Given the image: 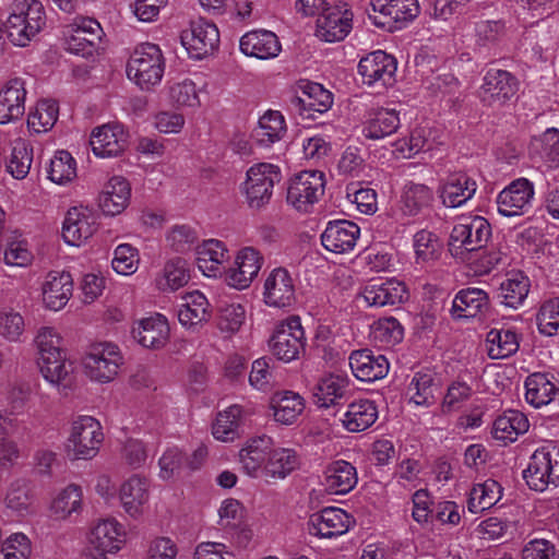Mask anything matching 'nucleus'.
I'll return each mask as SVG.
<instances>
[{"label":"nucleus","mask_w":559,"mask_h":559,"mask_svg":"<svg viewBox=\"0 0 559 559\" xmlns=\"http://www.w3.org/2000/svg\"><path fill=\"white\" fill-rule=\"evenodd\" d=\"M419 14L418 0H371L368 16L380 28L393 32Z\"/></svg>","instance_id":"nucleus-12"},{"label":"nucleus","mask_w":559,"mask_h":559,"mask_svg":"<svg viewBox=\"0 0 559 559\" xmlns=\"http://www.w3.org/2000/svg\"><path fill=\"white\" fill-rule=\"evenodd\" d=\"M3 23L8 41L14 47L25 48L46 27V11L40 0H12Z\"/></svg>","instance_id":"nucleus-1"},{"label":"nucleus","mask_w":559,"mask_h":559,"mask_svg":"<svg viewBox=\"0 0 559 559\" xmlns=\"http://www.w3.org/2000/svg\"><path fill=\"white\" fill-rule=\"evenodd\" d=\"M556 394L555 384L540 372L526 378V402L538 408L549 404Z\"/></svg>","instance_id":"nucleus-62"},{"label":"nucleus","mask_w":559,"mask_h":559,"mask_svg":"<svg viewBox=\"0 0 559 559\" xmlns=\"http://www.w3.org/2000/svg\"><path fill=\"white\" fill-rule=\"evenodd\" d=\"M59 118V105L50 98L37 100L29 107L26 116V128L29 134L38 135L52 130Z\"/></svg>","instance_id":"nucleus-48"},{"label":"nucleus","mask_w":559,"mask_h":559,"mask_svg":"<svg viewBox=\"0 0 559 559\" xmlns=\"http://www.w3.org/2000/svg\"><path fill=\"white\" fill-rule=\"evenodd\" d=\"M413 250L416 263H427L438 258L441 243L436 234L421 229L413 236Z\"/></svg>","instance_id":"nucleus-64"},{"label":"nucleus","mask_w":559,"mask_h":559,"mask_svg":"<svg viewBox=\"0 0 559 559\" xmlns=\"http://www.w3.org/2000/svg\"><path fill=\"white\" fill-rule=\"evenodd\" d=\"M33 163V146L22 138L15 139L11 144V152L7 159L5 169L16 180H23L29 174Z\"/></svg>","instance_id":"nucleus-52"},{"label":"nucleus","mask_w":559,"mask_h":559,"mask_svg":"<svg viewBox=\"0 0 559 559\" xmlns=\"http://www.w3.org/2000/svg\"><path fill=\"white\" fill-rule=\"evenodd\" d=\"M524 415L516 411H508L499 416L492 424V438L501 445L518 440L522 432Z\"/></svg>","instance_id":"nucleus-58"},{"label":"nucleus","mask_w":559,"mask_h":559,"mask_svg":"<svg viewBox=\"0 0 559 559\" xmlns=\"http://www.w3.org/2000/svg\"><path fill=\"white\" fill-rule=\"evenodd\" d=\"M354 525L355 519L347 511L326 507L309 516L307 530L320 539H332L345 535Z\"/></svg>","instance_id":"nucleus-21"},{"label":"nucleus","mask_w":559,"mask_h":559,"mask_svg":"<svg viewBox=\"0 0 559 559\" xmlns=\"http://www.w3.org/2000/svg\"><path fill=\"white\" fill-rule=\"evenodd\" d=\"M379 418V407L376 401L359 397L347 404L340 416L342 428L350 433H359L372 427Z\"/></svg>","instance_id":"nucleus-27"},{"label":"nucleus","mask_w":559,"mask_h":559,"mask_svg":"<svg viewBox=\"0 0 559 559\" xmlns=\"http://www.w3.org/2000/svg\"><path fill=\"white\" fill-rule=\"evenodd\" d=\"M476 190V181L463 171L450 174L438 187L442 204L451 209L466 204L475 195Z\"/></svg>","instance_id":"nucleus-31"},{"label":"nucleus","mask_w":559,"mask_h":559,"mask_svg":"<svg viewBox=\"0 0 559 559\" xmlns=\"http://www.w3.org/2000/svg\"><path fill=\"white\" fill-rule=\"evenodd\" d=\"M2 261L8 267H31L35 261V254L28 239L22 235L12 236L4 246Z\"/></svg>","instance_id":"nucleus-53"},{"label":"nucleus","mask_w":559,"mask_h":559,"mask_svg":"<svg viewBox=\"0 0 559 559\" xmlns=\"http://www.w3.org/2000/svg\"><path fill=\"white\" fill-rule=\"evenodd\" d=\"M33 345L37 359L41 360L68 352L63 345V336L60 330L52 325H43L37 329Z\"/></svg>","instance_id":"nucleus-56"},{"label":"nucleus","mask_w":559,"mask_h":559,"mask_svg":"<svg viewBox=\"0 0 559 559\" xmlns=\"http://www.w3.org/2000/svg\"><path fill=\"white\" fill-rule=\"evenodd\" d=\"M247 321V307L241 302H226L218 308L216 328L221 335L226 338H230L241 332Z\"/></svg>","instance_id":"nucleus-49"},{"label":"nucleus","mask_w":559,"mask_h":559,"mask_svg":"<svg viewBox=\"0 0 559 559\" xmlns=\"http://www.w3.org/2000/svg\"><path fill=\"white\" fill-rule=\"evenodd\" d=\"M180 41L190 58L200 60L218 49L219 31L213 22L199 19L181 32Z\"/></svg>","instance_id":"nucleus-17"},{"label":"nucleus","mask_w":559,"mask_h":559,"mask_svg":"<svg viewBox=\"0 0 559 559\" xmlns=\"http://www.w3.org/2000/svg\"><path fill=\"white\" fill-rule=\"evenodd\" d=\"M150 500L151 485L147 477L132 474L119 485L118 501L131 520L139 521L147 514Z\"/></svg>","instance_id":"nucleus-19"},{"label":"nucleus","mask_w":559,"mask_h":559,"mask_svg":"<svg viewBox=\"0 0 559 559\" xmlns=\"http://www.w3.org/2000/svg\"><path fill=\"white\" fill-rule=\"evenodd\" d=\"M350 379L345 373L330 372L323 374L312 391L313 403L319 408L328 409L345 397Z\"/></svg>","instance_id":"nucleus-44"},{"label":"nucleus","mask_w":559,"mask_h":559,"mask_svg":"<svg viewBox=\"0 0 559 559\" xmlns=\"http://www.w3.org/2000/svg\"><path fill=\"white\" fill-rule=\"evenodd\" d=\"M489 308L488 294L477 287L463 288L452 300L451 316L454 320L475 319L484 316Z\"/></svg>","instance_id":"nucleus-39"},{"label":"nucleus","mask_w":559,"mask_h":559,"mask_svg":"<svg viewBox=\"0 0 559 559\" xmlns=\"http://www.w3.org/2000/svg\"><path fill=\"white\" fill-rule=\"evenodd\" d=\"M36 364L45 382L58 392H66L75 384L78 374L76 364L68 352L36 360Z\"/></svg>","instance_id":"nucleus-24"},{"label":"nucleus","mask_w":559,"mask_h":559,"mask_svg":"<svg viewBox=\"0 0 559 559\" xmlns=\"http://www.w3.org/2000/svg\"><path fill=\"white\" fill-rule=\"evenodd\" d=\"M305 397L293 390L275 392L269 401V411L272 419L280 426L296 424L306 409Z\"/></svg>","instance_id":"nucleus-30"},{"label":"nucleus","mask_w":559,"mask_h":559,"mask_svg":"<svg viewBox=\"0 0 559 559\" xmlns=\"http://www.w3.org/2000/svg\"><path fill=\"white\" fill-rule=\"evenodd\" d=\"M298 464V455L294 449L281 447L273 441L260 478L283 480L297 468Z\"/></svg>","instance_id":"nucleus-47"},{"label":"nucleus","mask_w":559,"mask_h":559,"mask_svg":"<svg viewBox=\"0 0 559 559\" xmlns=\"http://www.w3.org/2000/svg\"><path fill=\"white\" fill-rule=\"evenodd\" d=\"M281 168L272 163H257L246 171L240 192L250 209L260 210L272 199L274 187L281 181Z\"/></svg>","instance_id":"nucleus-9"},{"label":"nucleus","mask_w":559,"mask_h":559,"mask_svg":"<svg viewBox=\"0 0 559 559\" xmlns=\"http://www.w3.org/2000/svg\"><path fill=\"white\" fill-rule=\"evenodd\" d=\"M296 278L285 267L272 269L262 285V301L273 309L292 308L297 300Z\"/></svg>","instance_id":"nucleus-15"},{"label":"nucleus","mask_w":559,"mask_h":559,"mask_svg":"<svg viewBox=\"0 0 559 559\" xmlns=\"http://www.w3.org/2000/svg\"><path fill=\"white\" fill-rule=\"evenodd\" d=\"M264 265L262 252L253 246H243L235 251L226 267L223 281L227 287L242 292L253 284Z\"/></svg>","instance_id":"nucleus-10"},{"label":"nucleus","mask_w":559,"mask_h":559,"mask_svg":"<svg viewBox=\"0 0 559 559\" xmlns=\"http://www.w3.org/2000/svg\"><path fill=\"white\" fill-rule=\"evenodd\" d=\"M491 236L490 224L481 216H464L453 226L449 251L457 261H467L471 254L483 249Z\"/></svg>","instance_id":"nucleus-7"},{"label":"nucleus","mask_w":559,"mask_h":559,"mask_svg":"<svg viewBox=\"0 0 559 559\" xmlns=\"http://www.w3.org/2000/svg\"><path fill=\"white\" fill-rule=\"evenodd\" d=\"M105 32L100 23L90 16H75L62 29V46L71 55L85 59L103 49Z\"/></svg>","instance_id":"nucleus-6"},{"label":"nucleus","mask_w":559,"mask_h":559,"mask_svg":"<svg viewBox=\"0 0 559 559\" xmlns=\"http://www.w3.org/2000/svg\"><path fill=\"white\" fill-rule=\"evenodd\" d=\"M435 146L432 131L426 127H416L407 136L394 143V151L404 158H411L419 153L431 152Z\"/></svg>","instance_id":"nucleus-51"},{"label":"nucleus","mask_w":559,"mask_h":559,"mask_svg":"<svg viewBox=\"0 0 559 559\" xmlns=\"http://www.w3.org/2000/svg\"><path fill=\"white\" fill-rule=\"evenodd\" d=\"M370 337L378 346L389 348L403 340L404 329L393 317L380 318L371 324Z\"/></svg>","instance_id":"nucleus-60"},{"label":"nucleus","mask_w":559,"mask_h":559,"mask_svg":"<svg viewBox=\"0 0 559 559\" xmlns=\"http://www.w3.org/2000/svg\"><path fill=\"white\" fill-rule=\"evenodd\" d=\"M357 483L356 467L347 461L336 460L325 467L321 485L329 495H346Z\"/></svg>","instance_id":"nucleus-42"},{"label":"nucleus","mask_w":559,"mask_h":559,"mask_svg":"<svg viewBox=\"0 0 559 559\" xmlns=\"http://www.w3.org/2000/svg\"><path fill=\"white\" fill-rule=\"evenodd\" d=\"M96 212L85 205L70 207L62 222L61 236L66 245L80 248L95 235L98 229Z\"/></svg>","instance_id":"nucleus-18"},{"label":"nucleus","mask_w":559,"mask_h":559,"mask_svg":"<svg viewBox=\"0 0 559 559\" xmlns=\"http://www.w3.org/2000/svg\"><path fill=\"white\" fill-rule=\"evenodd\" d=\"M126 73L142 91L158 85L165 73V58L160 48L151 43L136 46L128 59Z\"/></svg>","instance_id":"nucleus-5"},{"label":"nucleus","mask_w":559,"mask_h":559,"mask_svg":"<svg viewBox=\"0 0 559 559\" xmlns=\"http://www.w3.org/2000/svg\"><path fill=\"white\" fill-rule=\"evenodd\" d=\"M348 364L353 376L361 382H374L383 379L390 369L385 356L370 349H357L350 353Z\"/></svg>","instance_id":"nucleus-34"},{"label":"nucleus","mask_w":559,"mask_h":559,"mask_svg":"<svg viewBox=\"0 0 559 559\" xmlns=\"http://www.w3.org/2000/svg\"><path fill=\"white\" fill-rule=\"evenodd\" d=\"M141 262L140 251L130 243H119L112 250L110 266L120 276H131L136 273Z\"/></svg>","instance_id":"nucleus-63"},{"label":"nucleus","mask_w":559,"mask_h":559,"mask_svg":"<svg viewBox=\"0 0 559 559\" xmlns=\"http://www.w3.org/2000/svg\"><path fill=\"white\" fill-rule=\"evenodd\" d=\"M90 146L97 158L121 156L129 146V132L117 121L100 124L91 131Z\"/></svg>","instance_id":"nucleus-20"},{"label":"nucleus","mask_w":559,"mask_h":559,"mask_svg":"<svg viewBox=\"0 0 559 559\" xmlns=\"http://www.w3.org/2000/svg\"><path fill=\"white\" fill-rule=\"evenodd\" d=\"M130 334L140 347L160 350L170 341V323L165 314L151 312L132 322Z\"/></svg>","instance_id":"nucleus-14"},{"label":"nucleus","mask_w":559,"mask_h":559,"mask_svg":"<svg viewBox=\"0 0 559 559\" xmlns=\"http://www.w3.org/2000/svg\"><path fill=\"white\" fill-rule=\"evenodd\" d=\"M353 16L347 3L329 8L317 20L316 36L326 43L343 40L352 31Z\"/></svg>","instance_id":"nucleus-25"},{"label":"nucleus","mask_w":559,"mask_h":559,"mask_svg":"<svg viewBox=\"0 0 559 559\" xmlns=\"http://www.w3.org/2000/svg\"><path fill=\"white\" fill-rule=\"evenodd\" d=\"M202 92L203 88L190 78L170 80L164 88L168 104L183 109H198L201 107Z\"/></svg>","instance_id":"nucleus-46"},{"label":"nucleus","mask_w":559,"mask_h":559,"mask_svg":"<svg viewBox=\"0 0 559 559\" xmlns=\"http://www.w3.org/2000/svg\"><path fill=\"white\" fill-rule=\"evenodd\" d=\"M298 88L300 94L295 99V106L304 118H314V114H323L331 108L332 95L321 84L301 82Z\"/></svg>","instance_id":"nucleus-41"},{"label":"nucleus","mask_w":559,"mask_h":559,"mask_svg":"<svg viewBox=\"0 0 559 559\" xmlns=\"http://www.w3.org/2000/svg\"><path fill=\"white\" fill-rule=\"evenodd\" d=\"M396 70L395 58L382 50L368 53L358 63V73L362 83L368 86H392L395 83Z\"/></svg>","instance_id":"nucleus-23"},{"label":"nucleus","mask_w":559,"mask_h":559,"mask_svg":"<svg viewBox=\"0 0 559 559\" xmlns=\"http://www.w3.org/2000/svg\"><path fill=\"white\" fill-rule=\"evenodd\" d=\"M307 347L306 331L299 316L290 314L277 321L267 340L271 356L282 362H294L304 355Z\"/></svg>","instance_id":"nucleus-3"},{"label":"nucleus","mask_w":559,"mask_h":559,"mask_svg":"<svg viewBox=\"0 0 559 559\" xmlns=\"http://www.w3.org/2000/svg\"><path fill=\"white\" fill-rule=\"evenodd\" d=\"M105 439L103 426L98 419L80 415L70 423L63 448L72 460L90 461L97 456Z\"/></svg>","instance_id":"nucleus-4"},{"label":"nucleus","mask_w":559,"mask_h":559,"mask_svg":"<svg viewBox=\"0 0 559 559\" xmlns=\"http://www.w3.org/2000/svg\"><path fill=\"white\" fill-rule=\"evenodd\" d=\"M76 175L78 163L72 154L66 150L56 151L47 167L48 179L58 186H67L74 181Z\"/></svg>","instance_id":"nucleus-55"},{"label":"nucleus","mask_w":559,"mask_h":559,"mask_svg":"<svg viewBox=\"0 0 559 559\" xmlns=\"http://www.w3.org/2000/svg\"><path fill=\"white\" fill-rule=\"evenodd\" d=\"M433 200L432 189L425 183L407 181L402 188L400 209L406 216H416Z\"/></svg>","instance_id":"nucleus-50"},{"label":"nucleus","mask_w":559,"mask_h":559,"mask_svg":"<svg viewBox=\"0 0 559 559\" xmlns=\"http://www.w3.org/2000/svg\"><path fill=\"white\" fill-rule=\"evenodd\" d=\"M515 93V82L512 75L504 70H488L483 79L479 96L484 103L493 105L503 103Z\"/></svg>","instance_id":"nucleus-45"},{"label":"nucleus","mask_w":559,"mask_h":559,"mask_svg":"<svg viewBox=\"0 0 559 559\" xmlns=\"http://www.w3.org/2000/svg\"><path fill=\"white\" fill-rule=\"evenodd\" d=\"M287 131L286 120L278 110H266L258 122L257 139L263 146L281 141Z\"/></svg>","instance_id":"nucleus-54"},{"label":"nucleus","mask_w":559,"mask_h":559,"mask_svg":"<svg viewBox=\"0 0 559 559\" xmlns=\"http://www.w3.org/2000/svg\"><path fill=\"white\" fill-rule=\"evenodd\" d=\"M559 480V460L550 452L536 450L526 466V485L535 491H544L549 483Z\"/></svg>","instance_id":"nucleus-32"},{"label":"nucleus","mask_w":559,"mask_h":559,"mask_svg":"<svg viewBox=\"0 0 559 559\" xmlns=\"http://www.w3.org/2000/svg\"><path fill=\"white\" fill-rule=\"evenodd\" d=\"M242 405L233 404L219 411L211 425L213 438L223 443H233L240 438V428L246 419Z\"/></svg>","instance_id":"nucleus-40"},{"label":"nucleus","mask_w":559,"mask_h":559,"mask_svg":"<svg viewBox=\"0 0 559 559\" xmlns=\"http://www.w3.org/2000/svg\"><path fill=\"white\" fill-rule=\"evenodd\" d=\"M129 542L130 533L120 520L110 515L98 518L88 527L80 559H109L123 551Z\"/></svg>","instance_id":"nucleus-2"},{"label":"nucleus","mask_w":559,"mask_h":559,"mask_svg":"<svg viewBox=\"0 0 559 559\" xmlns=\"http://www.w3.org/2000/svg\"><path fill=\"white\" fill-rule=\"evenodd\" d=\"M130 199L129 181L121 176H114L104 186L98 197V206L105 216H116L128 207Z\"/></svg>","instance_id":"nucleus-43"},{"label":"nucleus","mask_w":559,"mask_h":559,"mask_svg":"<svg viewBox=\"0 0 559 559\" xmlns=\"http://www.w3.org/2000/svg\"><path fill=\"white\" fill-rule=\"evenodd\" d=\"M274 439L266 435L246 440L238 452L241 471L249 477L260 478Z\"/></svg>","instance_id":"nucleus-29"},{"label":"nucleus","mask_w":559,"mask_h":559,"mask_svg":"<svg viewBox=\"0 0 559 559\" xmlns=\"http://www.w3.org/2000/svg\"><path fill=\"white\" fill-rule=\"evenodd\" d=\"M74 281L64 270L49 271L39 285V302L44 310L59 312L73 297Z\"/></svg>","instance_id":"nucleus-16"},{"label":"nucleus","mask_w":559,"mask_h":559,"mask_svg":"<svg viewBox=\"0 0 559 559\" xmlns=\"http://www.w3.org/2000/svg\"><path fill=\"white\" fill-rule=\"evenodd\" d=\"M486 349L492 359L507 358L519 349L518 336L510 330L492 329L486 337Z\"/></svg>","instance_id":"nucleus-61"},{"label":"nucleus","mask_w":559,"mask_h":559,"mask_svg":"<svg viewBox=\"0 0 559 559\" xmlns=\"http://www.w3.org/2000/svg\"><path fill=\"white\" fill-rule=\"evenodd\" d=\"M367 307L400 305L408 300L409 293L404 282L390 277L364 284L357 294Z\"/></svg>","instance_id":"nucleus-22"},{"label":"nucleus","mask_w":559,"mask_h":559,"mask_svg":"<svg viewBox=\"0 0 559 559\" xmlns=\"http://www.w3.org/2000/svg\"><path fill=\"white\" fill-rule=\"evenodd\" d=\"M191 280V266L186 258L176 255L165 261L154 278L155 288L163 294H173L183 288Z\"/></svg>","instance_id":"nucleus-37"},{"label":"nucleus","mask_w":559,"mask_h":559,"mask_svg":"<svg viewBox=\"0 0 559 559\" xmlns=\"http://www.w3.org/2000/svg\"><path fill=\"white\" fill-rule=\"evenodd\" d=\"M26 96L22 78H12L0 87V124L14 123L24 116Z\"/></svg>","instance_id":"nucleus-28"},{"label":"nucleus","mask_w":559,"mask_h":559,"mask_svg":"<svg viewBox=\"0 0 559 559\" xmlns=\"http://www.w3.org/2000/svg\"><path fill=\"white\" fill-rule=\"evenodd\" d=\"M400 128V115L393 108H371L366 111L360 131L364 138L372 141L383 140Z\"/></svg>","instance_id":"nucleus-36"},{"label":"nucleus","mask_w":559,"mask_h":559,"mask_svg":"<svg viewBox=\"0 0 559 559\" xmlns=\"http://www.w3.org/2000/svg\"><path fill=\"white\" fill-rule=\"evenodd\" d=\"M124 358L120 347L112 342L94 344L82 358L86 378L97 384L112 382L119 374Z\"/></svg>","instance_id":"nucleus-8"},{"label":"nucleus","mask_w":559,"mask_h":559,"mask_svg":"<svg viewBox=\"0 0 559 559\" xmlns=\"http://www.w3.org/2000/svg\"><path fill=\"white\" fill-rule=\"evenodd\" d=\"M360 236V228L349 221L328 223L321 235L322 246L330 252L345 254L354 250Z\"/></svg>","instance_id":"nucleus-35"},{"label":"nucleus","mask_w":559,"mask_h":559,"mask_svg":"<svg viewBox=\"0 0 559 559\" xmlns=\"http://www.w3.org/2000/svg\"><path fill=\"white\" fill-rule=\"evenodd\" d=\"M50 514L61 521L79 516L84 511V493L78 484H68L57 489L49 501Z\"/></svg>","instance_id":"nucleus-38"},{"label":"nucleus","mask_w":559,"mask_h":559,"mask_svg":"<svg viewBox=\"0 0 559 559\" xmlns=\"http://www.w3.org/2000/svg\"><path fill=\"white\" fill-rule=\"evenodd\" d=\"M239 50L249 58L271 60L280 56L282 44L274 32L258 28L246 32L240 37Z\"/></svg>","instance_id":"nucleus-26"},{"label":"nucleus","mask_w":559,"mask_h":559,"mask_svg":"<svg viewBox=\"0 0 559 559\" xmlns=\"http://www.w3.org/2000/svg\"><path fill=\"white\" fill-rule=\"evenodd\" d=\"M325 175L321 170L308 169L290 178L287 187L288 205L300 213H308L324 193Z\"/></svg>","instance_id":"nucleus-11"},{"label":"nucleus","mask_w":559,"mask_h":559,"mask_svg":"<svg viewBox=\"0 0 559 559\" xmlns=\"http://www.w3.org/2000/svg\"><path fill=\"white\" fill-rule=\"evenodd\" d=\"M502 497V487L493 479L474 485L469 492L467 508L471 513H478L493 507Z\"/></svg>","instance_id":"nucleus-57"},{"label":"nucleus","mask_w":559,"mask_h":559,"mask_svg":"<svg viewBox=\"0 0 559 559\" xmlns=\"http://www.w3.org/2000/svg\"><path fill=\"white\" fill-rule=\"evenodd\" d=\"M230 260L228 245L217 238H205L193 248V263L207 280H223Z\"/></svg>","instance_id":"nucleus-13"},{"label":"nucleus","mask_w":559,"mask_h":559,"mask_svg":"<svg viewBox=\"0 0 559 559\" xmlns=\"http://www.w3.org/2000/svg\"><path fill=\"white\" fill-rule=\"evenodd\" d=\"M498 212L506 217L521 216L524 210V179L519 178L497 197Z\"/></svg>","instance_id":"nucleus-59"},{"label":"nucleus","mask_w":559,"mask_h":559,"mask_svg":"<svg viewBox=\"0 0 559 559\" xmlns=\"http://www.w3.org/2000/svg\"><path fill=\"white\" fill-rule=\"evenodd\" d=\"M178 306V321L186 330H195L211 318V305L205 296L199 289L183 293L180 296Z\"/></svg>","instance_id":"nucleus-33"}]
</instances>
